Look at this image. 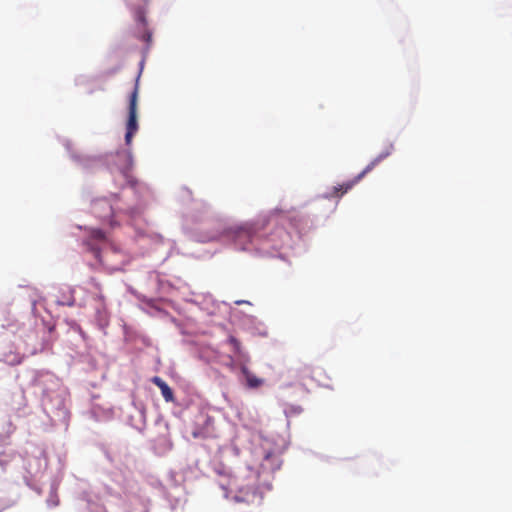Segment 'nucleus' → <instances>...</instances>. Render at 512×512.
I'll use <instances>...</instances> for the list:
<instances>
[{
    "instance_id": "nucleus-1",
    "label": "nucleus",
    "mask_w": 512,
    "mask_h": 512,
    "mask_svg": "<svg viewBox=\"0 0 512 512\" xmlns=\"http://www.w3.org/2000/svg\"><path fill=\"white\" fill-rule=\"evenodd\" d=\"M260 472L250 467L241 469L233 476L228 486H222L226 498H232L236 502L253 503L263 498L262 485L260 484Z\"/></svg>"
},
{
    "instance_id": "nucleus-2",
    "label": "nucleus",
    "mask_w": 512,
    "mask_h": 512,
    "mask_svg": "<svg viewBox=\"0 0 512 512\" xmlns=\"http://www.w3.org/2000/svg\"><path fill=\"white\" fill-rule=\"evenodd\" d=\"M105 242L106 235L102 230L91 229L89 231V236L83 241V244L102 265L112 270L118 269L117 265L112 264L109 260V257L117 252L115 249H108L103 255L101 254V245Z\"/></svg>"
},
{
    "instance_id": "nucleus-3",
    "label": "nucleus",
    "mask_w": 512,
    "mask_h": 512,
    "mask_svg": "<svg viewBox=\"0 0 512 512\" xmlns=\"http://www.w3.org/2000/svg\"><path fill=\"white\" fill-rule=\"evenodd\" d=\"M263 228L264 224L260 222L245 223L231 228L229 230V237L239 249L246 250L249 244L259 239L260 232Z\"/></svg>"
},
{
    "instance_id": "nucleus-4",
    "label": "nucleus",
    "mask_w": 512,
    "mask_h": 512,
    "mask_svg": "<svg viewBox=\"0 0 512 512\" xmlns=\"http://www.w3.org/2000/svg\"><path fill=\"white\" fill-rule=\"evenodd\" d=\"M139 75L136 78V83L133 91L129 96V106H128V119L126 123V134H125V143L130 145L133 139V136L138 131V122H137V102H138V93H139Z\"/></svg>"
},
{
    "instance_id": "nucleus-5",
    "label": "nucleus",
    "mask_w": 512,
    "mask_h": 512,
    "mask_svg": "<svg viewBox=\"0 0 512 512\" xmlns=\"http://www.w3.org/2000/svg\"><path fill=\"white\" fill-rule=\"evenodd\" d=\"M392 145H390L385 152H382L377 157H375L364 169L361 173H359L354 179L334 187V194L337 195L338 192H341V195L348 192L352 187L357 184L360 180L364 178L366 174L371 172L380 162H382L385 158H387L392 152Z\"/></svg>"
},
{
    "instance_id": "nucleus-6",
    "label": "nucleus",
    "mask_w": 512,
    "mask_h": 512,
    "mask_svg": "<svg viewBox=\"0 0 512 512\" xmlns=\"http://www.w3.org/2000/svg\"><path fill=\"white\" fill-rule=\"evenodd\" d=\"M33 385L39 389L42 400H50L52 392L58 387V381L52 373H39Z\"/></svg>"
},
{
    "instance_id": "nucleus-7",
    "label": "nucleus",
    "mask_w": 512,
    "mask_h": 512,
    "mask_svg": "<svg viewBox=\"0 0 512 512\" xmlns=\"http://www.w3.org/2000/svg\"><path fill=\"white\" fill-rule=\"evenodd\" d=\"M134 18L137 23L138 37L148 46L152 42V32L147 28V21L145 17V11L142 8H137L134 12Z\"/></svg>"
},
{
    "instance_id": "nucleus-8",
    "label": "nucleus",
    "mask_w": 512,
    "mask_h": 512,
    "mask_svg": "<svg viewBox=\"0 0 512 512\" xmlns=\"http://www.w3.org/2000/svg\"><path fill=\"white\" fill-rule=\"evenodd\" d=\"M151 382L155 384L160 390L166 402H174V394L169 385L159 376H154Z\"/></svg>"
},
{
    "instance_id": "nucleus-9",
    "label": "nucleus",
    "mask_w": 512,
    "mask_h": 512,
    "mask_svg": "<svg viewBox=\"0 0 512 512\" xmlns=\"http://www.w3.org/2000/svg\"><path fill=\"white\" fill-rule=\"evenodd\" d=\"M241 371L246 379V383H247V386L249 388H252V389H255V388H259L260 386L263 385L264 383V380L261 379V378H258L257 376H255L253 373H251L247 367L243 366L241 368Z\"/></svg>"
},
{
    "instance_id": "nucleus-10",
    "label": "nucleus",
    "mask_w": 512,
    "mask_h": 512,
    "mask_svg": "<svg viewBox=\"0 0 512 512\" xmlns=\"http://www.w3.org/2000/svg\"><path fill=\"white\" fill-rule=\"evenodd\" d=\"M229 344L232 346L233 353L239 359H243L246 357V353L243 351L240 341L234 336H230L228 338Z\"/></svg>"
},
{
    "instance_id": "nucleus-11",
    "label": "nucleus",
    "mask_w": 512,
    "mask_h": 512,
    "mask_svg": "<svg viewBox=\"0 0 512 512\" xmlns=\"http://www.w3.org/2000/svg\"><path fill=\"white\" fill-rule=\"evenodd\" d=\"M284 412L287 416L298 415L302 412V407L299 405L285 403Z\"/></svg>"
},
{
    "instance_id": "nucleus-12",
    "label": "nucleus",
    "mask_w": 512,
    "mask_h": 512,
    "mask_svg": "<svg viewBox=\"0 0 512 512\" xmlns=\"http://www.w3.org/2000/svg\"><path fill=\"white\" fill-rule=\"evenodd\" d=\"M102 207H107L108 210H109V213L112 212V208L111 206L105 201V200H100V201H96L93 205V209L94 211L96 212L99 208H102Z\"/></svg>"
},
{
    "instance_id": "nucleus-13",
    "label": "nucleus",
    "mask_w": 512,
    "mask_h": 512,
    "mask_svg": "<svg viewBox=\"0 0 512 512\" xmlns=\"http://www.w3.org/2000/svg\"><path fill=\"white\" fill-rule=\"evenodd\" d=\"M47 504L50 506V507H56L59 505V498H58V495L56 493H52L49 498L47 499Z\"/></svg>"
},
{
    "instance_id": "nucleus-14",
    "label": "nucleus",
    "mask_w": 512,
    "mask_h": 512,
    "mask_svg": "<svg viewBox=\"0 0 512 512\" xmlns=\"http://www.w3.org/2000/svg\"><path fill=\"white\" fill-rule=\"evenodd\" d=\"M122 157L126 161V169L129 170L132 166V154L130 151H125L122 153Z\"/></svg>"
},
{
    "instance_id": "nucleus-15",
    "label": "nucleus",
    "mask_w": 512,
    "mask_h": 512,
    "mask_svg": "<svg viewBox=\"0 0 512 512\" xmlns=\"http://www.w3.org/2000/svg\"><path fill=\"white\" fill-rule=\"evenodd\" d=\"M277 235H278L279 237H281V238H283V237H286V236H287L286 232H285L283 229H278V230H277Z\"/></svg>"
},
{
    "instance_id": "nucleus-16",
    "label": "nucleus",
    "mask_w": 512,
    "mask_h": 512,
    "mask_svg": "<svg viewBox=\"0 0 512 512\" xmlns=\"http://www.w3.org/2000/svg\"><path fill=\"white\" fill-rule=\"evenodd\" d=\"M271 242L273 243L272 244V247L275 248V249H279L281 248V244L275 242L273 239H271Z\"/></svg>"
},
{
    "instance_id": "nucleus-17",
    "label": "nucleus",
    "mask_w": 512,
    "mask_h": 512,
    "mask_svg": "<svg viewBox=\"0 0 512 512\" xmlns=\"http://www.w3.org/2000/svg\"><path fill=\"white\" fill-rule=\"evenodd\" d=\"M92 283L94 285V287L97 289V290H101V287H100V284L98 282H96L94 279L92 280Z\"/></svg>"
},
{
    "instance_id": "nucleus-18",
    "label": "nucleus",
    "mask_w": 512,
    "mask_h": 512,
    "mask_svg": "<svg viewBox=\"0 0 512 512\" xmlns=\"http://www.w3.org/2000/svg\"><path fill=\"white\" fill-rule=\"evenodd\" d=\"M310 371V368L309 367H304V369L302 370V374L303 376H306L308 375V372Z\"/></svg>"
},
{
    "instance_id": "nucleus-19",
    "label": "nucleus",
    "mask_w": 512,
    "mask_h": 512,
    "mask_svg": "<svg viewBox=\"0 0 512 512\" xmlns=\"http://www.w3.org/2000/svg\"><path fill=\"white\" fill-rule=\"evenodd\" d=\"M101 320L104 322V325H106V324H107V318H106V316H102V315H101Z\"/></svg>"
},
{
    "instance_id": "nucleus-20",
    "label": "nucleus",
    "mask_w": 512,
    "mask_h": 512,
    "mask_svg": "<svg viewBox=\"0 0 512 512\" xmlns=\"http://www.w3.org/2000/svg\"><path fill=\"white\" fill-rule=\"evenodd\" d=\"M271 457H272V454H271V453H267V454L265 455V460L267 461V460H269Z\"/></svg>"
}]
</instances>
